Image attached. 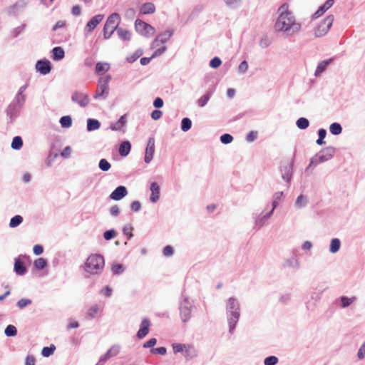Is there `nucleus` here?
Returning a JSON list of instances; mask_svg holds the SVG:
<instances>
[{"mask_svg":"<svg viewBox=\"0 0 365 365\" xmlns=\"http://www.w3.org/2000/svg\"><path fill=\"white\" fill-rule=\"evenodd\" d=\"M302 29V24L297 21L292 11L289 10L287 4L280 6L277 10V17L274 21V30L287 37L297 34Z\"/></svg>","mask_w":365,"mask_h":365,"instance_id":"1","label":"nucleus"},{"mask_svg":"<svg viewBox=\"0 0 365 365\" xmlns=\"http://www.w3.org/2000/svg\"><path fill=\"white\" fill-rule=\"evenodd\" d=\"M226 319L229 333L233 334L240 317V303L235 297H230L225 304Z\"/></svg>","mask_w":365,"mask_h":365,"instance_id":"2","label":"nucleus"},{"mask_svg":"<svg viewBox=\"0 0 365 365\" xmlns=\"http://www.w3.org/2000/svg\"><path fill=\"white\" fill-rule=\"evenodd\" d=\"M105 267V259L100 254H91L84 262L85 272L91 275H100Z\"/></svg>","mask_w":365,"mask_h":365,"instance_id":"3","label":"nucleus"},{"mask_svg":"<svg viewBox=\"0 0 365 365\" xmlns=\"http://www.w3.org/2000/svg\"><path fill=\"white\" fill-rule=\"evenodd\" d=\"M195 309L193 301L187 296L182 294L179 301L180 317L183 322L190 321L192 312Z\"/></svg>","mask_w":365,"mask_h":365,"instance_id":"4","label":"nucleus"},{"mask_svg":"<svg viewBox=\"0 0 365 365\" xmlns=\"http://www.w3.org/2000/svg\"><path fill=\"white\" fill-rule=\"evenodd\" d=\"M120 22V16L118 13H113L106 20L103 27V37L105 39H109L114 31H116Z\"/></svg>","mask_w":365,"mask_h":365,"instance_id":"5","label":"nucleus"},{"mask_svg":"<svg viewBox=\"0 0 365 365\" xmlns=\"http://www.w3.org/2000/svg\"><path fill=\"white\" fill-rule=\"evenodd\" d=\"M334 16L329 15L323 19L314 29V35L316 38H320L325 36L330 30Z\"/></svg>","mask_w":365,"mask_h":365,"instance_id":"6","label":"nucleus"},{"mask_svg":"<svg viewBox=\"0 0 365 365\" xmlns=\"http://www.w3.org/2000/svg\"><path fill=\"white\" fill-rule=\"evenodd\" d=\"M110 77L107 76L105 78H101L98 81V87L93 98L95 99L106 100L109 94V81Z\"/></svg>","mask_w":365,"mask_h":365,"instance_id":"7","label":"nucleus"},{"mask_svg":"<svg viewBox=\"0 0 365 365\" xmlns=\"http://www.w3.org/2000/svg\"><path fill=\"white\" fill-rule=\"evenodd\" d=\"M135 28L138 33L145 37L153 36L155 32L153 26L139 19L135 21Z\"/></svg>","mask_w":365,"mask_h":365,"instance_id":"8","label":"nucleus"},{"mask_svg":"<svg viewBox=\"0 0 365 365\" xmlns=\"http://www.w3.org/2000/svg\"><path fill=\"white\" fill-rule=\"evenodd\" d=\"M71 101L82 108L87 106L90 102L88 95L79 91H76L72 94Z\"/></svg>","mask_w":365,"mask_h":365,"instance_id":"9","label":"nucleus"},{"mask_svg":"<svg viewBox=\"0 0 365 365\" xmlns=\"http://www.w3.org/2000/svg\"><path fill=\"white\" fill-rule=\"evenodd\" d=\"M155 153V139L153 137L149 138L145 153L144 160L146 163H150L153 158Z\"/></svg>","mask_w":365,"mask_h":365,"instance_id":"10","label":"nucleus"},{"mask_svg":"<svg viewBox=\"0 0 365 365\" xmlns=\"http://www.w3.org/2000/svg\"><path fill=\"white\" fill-rule=\"evenodd\" d=\"M292 163H287L281 167V174L282 179L289 185L292 177Z\"/></svg>","mask_w":365,"mask_h":365,"instance_id":"11","label":"nucleus"},{"mask_svg":"<svg viewBox=\"0 0 365 365\" xmlns=\"http://www.w3.org/2000/svg\"><path fill=\"white\" fill-rule=\"evenodd\" d=\"M36 69L41 74L46 75L51 72V62L48 60H38L36 63Z\"/></svg>","mask_w":365,"mask_h":365,"instance_id":"12","label":"nucleus"},{"mask_svg":"<svg viewBox=\"0 0 365 365\" xmlns=\"http://www.w3.org/2000/svg\"><path fill=\"white\" fill-rule=\"evenodd\" d=\"M21 109L22 107H19L18 105L13 103L9 104L6 110V113L11 122H13L19 115Z\"/></svg>","mask_w":365,"mask_h":365,"instance_id":"13","label":"nucleus"},{"mask_svg":"<svg viewBox=\"0 0 365 365\" xmlns=\"http://www.w3.org/2000/svg\"><path fill=\"white\" fill-rule=\"evenodd\" d=\"M128 194L127 189L125 186L120 185L117 187L110 195V198L113 200H120Z\"/></svg>","mask_w":365,"mask_h":365,"instance_id":"14","label":"nucleus"},{"mask_svg":"<svg viewBox=\"0 0 365 365\" xmlns=\"http://www.w3.org/2000/svg\"><path fill=\"white\" fill-rule=\"evenodd\" d=\"M103 17L104 16L103 14H98L91 19L86 26V32L87 34L91 33L98 26V24L102 21Z\"/></svg>","mask_w":365,"mask_h":365,"instance_id":"15","label":"nucleus"},{"mask_svg":"<svg viewBox=\"0 0 365 365\" xmlns=\"http://www.w3.org/2000/svg\"><path fill=\"white\" fill-rule=\"evenodd\" d=\"M150 326V321L148 319H143L140 323V329L137 333V336L139 339L144 338L149 332Z\"/></svg>","mask_w":365,"mask_h":365,"instance_id":"16","label":"nucleus"},{"mask_svg":"<svg viewBox=\"0 0 365 365\" xmlns=\"http://www.w3.org/2000/svg\"><path fill=\"white\" fill-rule=\"evenodd\" d=\"M150 190L151 195L150 200L152 202H156L160 199V188L158 184L155 182H153L150 184Z\"/></svg>","mask_w":365,"mask_h":365,"instance_id":"17","label":"nucleus"},{"mask_svg":"<svg viewBox=\"0 0 365 365\" xmlns=\"http://www.w3.org/2000/svg\"><path fill=\"white\" fill-rule=\"evenodd\" d=\"M198 354V351L195 346L192 344H188L186 349H185L184 357L187 361H190L195 358Z\"/></svg>","mask_w":365,"mask_h":365,"instance_id":"18","label":"nucleus"},{"mask_svg":"<svg viewBox=\"0 0 365 365\" xmlns=\"http://www.w3.org/2000/svg\"><path fill=\"white\" fill-rule=\"evenodd\" d=\"M334 3V0H327L318 10L314 14L313 18L316 19L324 14L329 9H330Z\"/></svg>","mask_w":365,"mask_h":365,"instance_id":"19","label":"nucleus"},{"mask_svg":"<svg viewBox=\"0 0 365 365\" xmlns=\"http://www.w3.org/2000/svg\"><path fill=\"white\" fill-rule=\"evenodd\" d=\"M14 271L17 275L23 276L26 273L27 269L24 262L17 258L14 261Z\"/></svg>","mask_w":365,"mask_h":365,"instance_id":"20","label":"nucleus"},{"mask_svg":"<svg viewBox=\"0 0 365 365\" xmlns=\"http://www.w3.org/2000/svg\"><path fill=\"white\" fill-rule=\"evenodd\" d=\"M166 50L167 47L165 46H163L162 47L156 49L150 58H141L140 61V64L143 66L148 64L152 58L162 55Z\"/></svg>","mask_w":365,"mask_h":365,"instance_id":"21","label":"nucleus"},{"mask_svg":"<svg viewBox=\"0 0 365 365\" xmlns=\"http://www.w3.org/2000/svg\"><path fill=\"white\" fill-rule=\"evenodd\" d=\"M283 267L285 268L299 269L300 267V262L298 259L291 257L284 259Z\"/></svg>","mask_w":365,"mask_h":365,"instance_id":"22","label":"nucleus"},{"mask_svg":"<svg viewBox=\"0 0 365 365\" xmlns=\"http://www.w3.org/2000/svg\"><path fill=\"white\" fill-rule=\"evenodd\" d=\"M331 61L332 58L320 61L317 65V67L314 72V76L316 77L319 76L327 69V66L331 63Z\"/></svg>","mask_w":365,"mask_h":365,"instance_id":"23","label":"nucleus"},{"mask_svg":"<svg viewBox=\"0 0 365 365\" xmlns=\"http://www.w3.org/2000/svg\"><path fill=\"white\" fill-rule=\"evenodd\" d=\"M125 123H126V115H123L116 122L112 123L110 125V128L112 130H115V131L120 130L122 129V128L125 125Z\"/></svg>","mask_w":365,"mask_h":365,"instance_id":"24","label":"nucleus"},{"mask_svg":"<svg viewBox=\"0 0 365 365\" xmlns=\"http://www.w3.org/2000/svg\"><path fill=\"white\" fill-rule=\"evenodd\" d=\"M140 11L142 14H152L155 11V6L153 3H145L141 6Z\"/></svg>","mask_w":365,"mask_h":365,"instance_id":"25","label":"nucleus"},{"mask_svg":"<svg viewBox=\"0 0 365 365\" xmlns=\"http://www.w3.org/2000/svg\"><path fill=\"white\" fill-rule=\"evenodd\" d=\"M130 149H131V145H130V142L128 140H125L120 143V145L119 146L118 151L121 156L125 157L129 154Z\"/></svg>","mask_w":365,"mask_h":365,"instance_id":"26","label":"nucleus"},{"mask_svg":"<svg viewBox=\"0 0 365 365\" xmlns=\"http://www.w3.org/2000/svg\"><path fill=\"white\" fill-rule=\"evenodd\" d=\"M65 56L64 50L60 47H54L52 50V58L54 61H60Z\"/></svg>","mask_w":365,"mask_h":365,"instance_id":"27","label":"nucleus"},{"mask_svg":"<svg viewBox=\"0 0 365 365\" xmlns=\"http://www.w3.org/2000/svg\"><path fill=\"white\" fill-rule=\"evenodd\" d=\"M118 37L123 41H130L131 38V33L122 27H119L116 30Z\"/></svg>","mask_w":365,"mask_h":365,"instance_id":"28","label":"nucleus"},{"mask_svg":"<svg viewBox=\"0 0 365 365\" xmlns=\"http://www.w3.org/2000/svg\"><path fill=\"white\" fill-rule=\"evenodd\" d=\"M101 127L100 122L93 118H88L87 120V130L91 132L99 129Z\"/></svg>","mask_w":365,"mask_h":365,"instance_id":"29","label":"nucleus"},{"mask_svg":"<svg viewBox=\"0 0 365 365\" xmlns=\"http://www.w3.org/2000/svg\"><path fill=\"white\" fill-rule=\"evenodd\" d=\"M341 247V241L338 238H333L330 242L329 252L332 254L336 253Z\"/></svg>","mask_w":365,"mask_h":365,"instance_id":"30","label":"nucleus"},{"mask_svg":"<svg viewBox=\"0 0 365 365\" xmlns=\"http://www.w3.org/2000/svg\"><path fill=\"white\" fill-rule=\"evenodd\" d=\"M173 34V32L172 30H166L165 31L158 34L156 38H158L161 43H165L170 38Z\"/></svg>","mask_w":365,"mask_h":365,"instance_id":"31","label":"nucleus"},{"mask_svg":"<svg viewBox=\"0 0 365 365\" xmlns=\"http://www.w3.org/2000/svg\"><path fill=\"white\" fill-rule=\"evenodd\" d=\"M326 161H327L326 158H324V156H323L322 155V152H321V153L317 154L316 155H314L311 159L310 163L307 168H309L310 166H312V165L316 166L318 164L326 162Z\"/></svg>","mask_w":365,"mask_h":365,"instance_id":"32","label":"nucleus"},{"mask_svg":"<svg viewBox=\"0 0 365 365\" xmlns=\"http://www.w3.org/2000/svg\"><path fill=\"white\" fill-rule=\"evenodd\" d=\"M110 269H111L113 274L120 275L124 272L125 268L122 264L113 263L111 264Z\"/></svg>","mask_w":365,"mask_h":365,"instance_id":"33","label":"nucleus"},{"mask_svg":"<svg viewBox=\"0 0 365 365\" xmlns=\"http://www.w3.org/2000/svg\"><path fill=\"white\" fill-rule=\"evenodd\" d=\"M307 203H308V200H307V197H305L303 195H300L296 199L294 205L296 207H297L299 209H302V208L305 207L307 205Z\"/></svg>","mask_w":365,"mask_h":365,"instance_id":"34","label":"nucleus"},{"mask_svg":"<svg viewBox=\"0 0 365 365\" xmlns=\"http://www.w3.org/2000/svg\"><path fill=\"white\" fill-rule=\"evenodd\" d=\"M188 344L174 343L172 344L173 350L175 354L181 353L183 356L185 349L187 348Z\"/></svg>","mask_w":365,"mask_h":365,"instance_id":"35","label":"nucleus"},{"mask_svg":"<svg viewBox=\"0 0 365 365\" xmlns=\"http://www.w3.org/2000/svg\"><path fill=\"white\" fill-rule=\"evenodd\" d=\"M356 298L355 297H348L346 296H342L340 297L341 307L342 308H346L349 305H351L353 302L356 301Z\"/></svg>","mask_w":365,"mask_h":365,"instance_id":"36","label":"nucleus"},{"mask_svg":"<svg viewBox=\"0 0 365 365\" xmlns=\"http://www.w3.org/2000/svg\"><path fill=\"white\" fill-rule=\"evenodd\" d=\"M272 41V38L265 34L260 38L259 46L262 48H266L271 45Z\"/></svg>","mask_w":365,"mask_h":365,"instance_id":"37","label":"nucleus"},{"mask_svg":"<svg viewBox=\"0 0 365 365\" xmlns=\"http://www.w3.org/2000/svg\"><path fill=\"white\" fill-rule=\"evenodd\" d=\"M23 220L24 219L22 216L19 215H15L11 218L9 222V227L11 228H15L20 225L23 222Z\"/></svg>","mask_w":365,"mask_h":365,"instance_id":"38","label":"nucleus"},{"mask_svg":"<svg viewBox=\"0 0 365 365\" xmlns=\"http://www.w3.org/2000/svg\"><path fill=\"white\" fill-rule=\"evenodd\" d=\"M26 100V95H21L16 93L13 101L11 103L18 105L19 107H24V103Z\"/></svg>","mask_w":365,"mask_h":365,"instance_id":"39","label":"nucleus"},{"mask_svg":"<svg viewBox=\"0 0 365 365\" xmlns=\"http://www.w3.org/2000/svg\"><path fill=\"white\" fill-rule=\"evenodd\" d=\"M329 131L332 135H338L342 132V127L339 123H333L329 126Z\"/></svg>","mask_w":365,"mask_h":365,"instance_id":"40","label":"nucleus"},{"mask_svg":"<svg viewBox=\"0 0 365 365\" xmlns=\"http://www.w3.org/2000/svg\"><path fill=\"white\" fill-rule=\"evenodd\" d=\"M60 124L62 128H68L72 125V118L70 115H64L60 118Z\"/></svg>","mask_w":365,"mask_h":365,"instance_id":"41","label":"nucleus"},{"mask_svg":"<svg viewBox=\"0 0 365 365\" xmlns=\"http://www.w3.org/2000/svg\"><path fill=\"white\" fill-rule=\"evenodd\" d=\"M23 145V140L20 136H15L11 143V148L14 150H20Z\"/></svg>","mask_w":365,"mask_h":365,"instance_id":"42","label":"nucleus"},{"mask_svg":"<svg viewBox=\"0 0 365 365\" xmlns=\"http://www.w3.org/2000/svg\"><path fill=\"white\" fill-rule=\"evenodd\" d=\"M100 311V307L97 304L92 305L87 312V317L89 319H93L96 314Z\"/></svg>","mask_w":365,"mask_h":365,"instance_id":"43","label":"nucleus"},{"mask_svg":"<svg viewBox=\"0 0 365 365\" xmlns=\"http://www.w3.org/2000/svg\"><path fill=\"white\" fill-rule=\"evenodd\" d=\"M297 126L302 130L307 128L309 125V121L305 118H299L296 122Z\"/></svg>","mask_w":365,"mask_h":365,"instance_id":"44","label":"nucleus"},{"mask_svg":"<svg viewBox=\"0 0 365 365\" xmlns=\"http://www.w3.org/2000/svg\"><path fill=\"white\" fill-rule=\"evenodd\" d=\"M56 350V346L51 344L50 346H45L41 350V355L44 357H48L52 355Z\"/></svg>","mask_w":365,"mask_h":365,"instance_id":"45","label":"nucleus"},{"mask_svg":"<svg viewBox=\"0 0 365 365\" xmlns=\"http://www.w3.org/2000/svg\"><path fill=\"white\" fill-rule=\"evenodd\" d=\"M120 350V346L118 344L113 345L108 351L107 355L110 356V358L114 357L117 356Z\"/></svg>","mask_w":365,"mask_h":365,"instance_id":"46","label":"nucleus"},{"mask_svg":"<svg viewBox=\"0 0 365 365\" xmlns=\"http://www.w3.org/2000/svg\"><path fill=\"white\" fill-rule=\"evenodd\" d=\"M267 220V217L264 215H259L255 217V225L257 229H260L265 224Z\"/></svg>","mask_w":365,"mask_h":365,"instance_id":"47","label":"nucleus"},{"mask_svg":"<svg viewBox=\"0 0 365 365\" xmlns=\"http://www.w3.org/2000/svg\"><path fill=\"white\" fill-rule=\"evenodd\" d=\"M211 97V93L208 92L206 94L202 96L197 101V105L199 107H204L209 101Z\"/></svg>","mask_w":365,"mask_h":365,"instance_id":"48","label":"nucleus"},{"mask_svg":"<svg viewBox=\"0 0 365 365\" xmlns=\"http://www.w3.org/2000/svg\"><path fill=\"white\" fill-rule=\"evenodd\" d=\"M4 334L6 336H15L17 334V329L15 326L9 324L6 327Z\"/></svg>","mask_w":365,"mask_h":365,"instance_id":"49","label":"nucleus"},{"mask_svg":"<svg viewBox=\"0 0 365 365\" xmlns=\"http://www.w3.org/2000/svg\"><path fill=\"white\" fill-rule=\"evenodd\" d=\"M47 264V261L41 257L36 259L34 263V267L38 270L44 269Z\"/></svg>","mask_w":365,"mask_h":365,"instance_id":"50","label":"nucleus"},{"mask_svg":"<svg viewBox=\"0 0 365 365\" xmlns=\"http://www.w3.org/2000/svg\"><path fill=\"white\" fill-rule=\"evenodd\" d=\"M192 126V121L188 118H182L181 121V130L184 132L188 131Z\"/></svg>","mask_w":365,"mask_h":365,"instance_id":"51","label":"nucleus"},{"mask_svg":"<svg viewBox=\"0 0 365 365\" xmlns=\"http://www.w3.org/2000/svg\"><path fill=\"white\" fill-rule=\"evenodd\" d=\"M326 135H327V131L325 129L320 128L318 130L319 138L317 140V142H316L317 145H322L325 143V142L324 141V139L325 138Z\"/></svg>","mask_w":365,"mask_h":365,"instance_id":"52","label":"nucleus"},{"mask_svg":"<svg viewBox=\"0 0 365 365\" xmlns=\"http://www.w3.org/2000/svg\"><path fill=\"white\" fill-rule=\"evenodd\" d=\"M98 167L102 171H108L110 169L111 165L106 159H101L99 161Z\"/></svg>","mask_w":365,"mask_h":365,"instance_id":"53","label":"nucleus"},{"mask_svg":"<svg viewBox=\"0 0 365 365\" xmlns=\"http://www.w3.org/2000/svg\"><path fill=\"white\" fill-rule=\"evenodd\" d=\"M322 153H322V155L324 156L326 160L327 161L333 157L334 153V148L332 147H327L322 151Z\"/></svg>","mask_w":365,"mask_h":365,"instance_id":"54","label":"nucleus"},{"mask_svg":"<svg viewBox=\"0 0 365 365\" xmlns=\"http://www.w3.org/2000/svg\"><path fill=\"white\" fill-rule=\"evenodd\" d=\"M31 304H32V301L31 299L23 298V299H19L17 302L16 305L19 309H22L25 308L26 307L31 305Z\"/></svg>","mask_w":365,"mask_h":365,"instance_id":"55","label":"nucleus"},{"mask_svg":"<svg viewBox=\"0 0 365 365\" xmlns=\"http://www.w3.org/2000/svg\"><path fill=\"white\" fill-rule=\"evenodd\" d=\"M109 69V65L106 63L98 62L96 63V70L98 73L106 72Z\"/></svg>","mask_w":365,"mask_h":365,"instance_id":"56","label":"nucleus"},{"mask_svg":"<svg viewBox=\"0 0 365 365\" xmlns=\"http://www.w3.org/2000/svg\"><path fill=\"white\" fill-rule=\"evenodd\" d=\"M279 361V359L275 356H270L266 357L264 360V365H276Z\"/></svg>","mask_w":365,"mask_h":365,"instance_id":"57","label":"nucleus"},{"mask_svg":"<svg viewBox=\"0 0 365 365\" xmlns=\"http://www.w3.org/2000/svg\"><path fill=\"white\" fill-rule=\"evenodd\" d=\"M248 67H249V66H248V63L247 62V61H245V60L242 61L238 66V68H237L238 73L240 74H245L247 71Z\"/></svg>","mask_w":365,"mask_h":365,"instance_id":"58","label":"nucleus"},{"mask_svg":"<svg viewBox=\"0 0 365 365\" xmlns=\"http://www.w3.org/2000/svg\"><path fill=\"white\" fill-rule=\"evenodd\" d=\"M233 140V137L228 133H225L220 136V141L223 144H229Z\"/></svg>","mask_w":365,"mask_h":365,"instance_id":"59","label":"nucleus"},{"mask_svg":"<svg viewBox=\"0 0 365 365\" xmlns=\"http://www.w3.org/2000/svg\"><path fill=\"white\" fill-rule=\"evenodd\" d=\"M222 63V61L218 57H214L210 61V66L213 68H218Z\"/></svg>","mask_w":365,"mask_h":365,"instance_id":"60","label":"nucleus"},{"mask_svg":"<svg viewBox=\"0 0 365 365\" xmlns=\"http://www.w3.org/2000/svg\"><path fill=\"white\" fill-rule=\"evenodd\" d=\"M163 255L165 257H171L174 254L173 247L170 245H167L164 247L163 250Z\"/></svg>","mask_w":365,"mask_h":365,"instance_id":"61","label":"nucleus"},{"mask_svg":"<svg viewBox=\"0 0 365 365\" xmlns=\"http://www.w3.org/2000/svg\"><path fill=\"white\" fill-rule=\"evenodd\" d=\"M115 231L114 230H109L104 232L103 237L106 240H110L115 237Z\"/></svg>","mask_w":365,"mask_h":365,"instance_id":"62","label":"nucleus"},{"mask_svg":"<svg viewBox=\"0 0 365 365\" xmlns=\"http://www.w3.org/2000/svg\"><path fill=\"white\" fill-rule=\"evenodd\" d=\"M257 135L258 133L257 131H251L247 134L246 140L247 142L252 143L257 140Z\"/></svg>","mask_w":365,"mask_h":365,"instance_id":"63","label":"nucleus"},{"mask_svg":"<svg viewBox=\"0 0 365 365\" xmlns=\"http://www.w3.org/2000/svg\"><path fill=\"white\" fill-rule=\"evenodd\" d=\"M357 356L359 359H363L365 357V341L360 346L357 353Z\"/></svg>","mask_w":365,"mask_h":365,"instance_id":"64","label":"nucleus"}]
</instances>
